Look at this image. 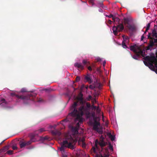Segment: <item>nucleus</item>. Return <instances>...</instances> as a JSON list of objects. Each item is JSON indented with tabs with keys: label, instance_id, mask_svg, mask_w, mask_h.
Here are the masks:
<instances>
[{
	"label": "nucleus",
	"instance_id": "f257e3e1",
	"mask_svg": "<svg viewBox=\"0 0 157 157\" xmlns=\"http://www.w3.org/2000/svg\"><path fill=\"white\" fill-rule=\"evenodd\" d=\"M78 101H75L74 102L70 108L71 112L69 113L66 119L63 120L61 122H67L70 121L69 120L70 117L74 118L75 122L78 121L79 122H82V116L84 114V112H85L87 109L83 105H82L78 109Z\"/></svg>",
	"mask_w": 157,
	"mask_h": 157
},
{
	"label": "nucleus",
	"instance_id": "f03ea898",
	"mask_svg": "<svg viewBox=\"0 0 157 157\" xmlns=\"http://www.w3.org/2000/svg\"><path fill=\"white\" fill-rule=\"evenodd\" d=\"M78 140V137H76L75 138L70 136L67 140L63 141L62 145L59 148V150L62 153L64 152L65 148H68L72 150L75 148V144Z\"/></svg>",
	"mask_w": 157,
	"mask_h": 157
},
{
	"label": "nucleus",
	"instance_id": "7ed1b4c3",
	"mask_svg": "<svg viewBox=\"0 0 157 157\" xmlns=\"http://www.w3.org/2000/svg\"><path fill=\"white\" fill-rule=\"evenodd\" d=\"M144 59L148 62L144 61V63L151 70L154 65L155 67H157V60L155 56H148L144 57Z\"/></svg>",
	"mask_w": 157,
	"mask_h": 157
},
{
	"label": "nucleus",
	"instance_id": "20e7f679",
	"mask_svg": "<svg viewBox=\"0 0 157 157\" xmlns=\"http://www.w3.org/2000/svg\"><path fill=\"white\" fill-rule=\"evenodd\" d=\"M36 94L34 93H28L27 95H19L16 94L14 92H12L10 93V95L12 97L15 96L18 99L22 100L25 103V101L29 100H33L34 97H35Z\"/></svg>",
	"mask_w": 157,
	"mask_h": 157
},
{
	"label": "nucleus",
	"instance_id": "39448f33",
	"mask_svg": "<svg viewBox=\"0 0 157 157\" xmlns=\"http://www.w3.org/2000/svg\"><path fill=\"white\" fill-rule=\"evenodd\" d=\"M130 49L136 54L133 56L132 58L136 59H137L140 55L143 56V51L141 48L136 44L131 45L130 47Z\"/></svg>",
	"mask_w": 157,
	"mask_h": 157
},
{
	"label": "nucleus",
	"instance_id": "423d86ee",
	"mask_svg": "<svg viewBox=\"0 0 157 157\" xmlns=\"http://www.w3.org/2000/svg\"><path fill=\"white\" fill-rule=\"evenodd\" d=\"M151 34L149 33L148 35V38L150 39L149 43L147 46L146 47V49L147 50H152L153 47L156 45L155 43H157V39H155L151 37Z\"/></svg>",
	"mask_w": 157,
	"mask_h": 157
},
{
	"label": "nucleus",
	"instance_id": "0eeeda50",
	"mask_svg": "<svg viewBox=\"0 0 157 157\" xmlns=\"http://www.w3.org/2000/svg\"><path fill=\"white\" fill-rule=\"evenodd\" d=\"M123 20L124 25L129 30L133 32L136 30V28L135 25L130 24L129 23L130 20L128 18H124Z\"/></svg>",
	"mask_w": 157,
	"mask_h": 157
},
{
	"label": "nucleus",
	"instance_id": "6e6552de",
	"mask_svg": "<svg viewBox=\"0 0 157 157\" xmlns=\"http://www.w3.org/2000/svg\"><path fill=\"white\" fill-rule=\"evenodd\" d=\"M124 27L123 23L119 24L117 26H114L112 30L114 35L117 36L118 34V31H122L124 29Z\"/></svg>",
	"mask_w": 157,
	"mask_h": 157
},
{
	"label": "nucleus",
	"instance_id": "1a4fd4ad",
	"mask_svg": "<svg viewBox=\"0 0 157 157\" xmlns=\"http://www.w3.org/2000/svg\"><path fill=\"white\" fill-rule=\"evenodd\" d=\"M100 125L99 122L97 121L95 118L94 120V123L93 125V129L96 131L99 134H102L103 131L102 129L99 128L98 127Z\"/></svg>",
	"mask_w": 157,
	"mask_h": 157
},
{
	"label": "nucleus",
	"instance_id": "9d476101",
	"mask_svg": "<svg viewBox=\"0 0 157 157\" xmlns=\"http://www.w3.org/2000/svg\"><path fill=\"white\" fill-rule=\"evenodd\" d=\"M98 144H99L101 147V149H103V147L105 146L106 143L104 142V140L102 139V140H100V141L99 142L98 140H96L95 142V146L97 149H99V147L98 146Z\"/></svg>",
	"mask_w": 157,
	"mask_h": 157
},
{
	"label": "nucleus",
	"instance_id": "9b49d317",
	"mask_svg": "<svg viewBox=\"0 0 157 157\" xmlns=\"http://www.w3.org/2000/svg\"><path fill=\"white\" fill-rule=\"evenodd\" d=\"M84 79L86 82H88L89 83H91L93 82L92 79L91 77V75L87 74L84 76Z\"/></svg>",
	"mask_w": 157,
	"mask_h": 157
},
{
	"label": "nucleus",
	"instance_id": "f8f14e48",
	"mask_svg": "<svg viewBox=\"0 0 157 157\" xmlns=\"http://www.w3.org/2000/svg\"><path fill=\"white\" fill-rule=\"evenodd\" d=\"M82 63L84 66H86L87 67V68L89 71H91L93 70L91 67L88 66L90 64V63L89 61H88L85 59H83L82 61Z\"/></svg>",
	"mask_w": 157,
	"mask_h": 157
},
{
	"label": "nucleus",
	"instance_id": "ddd939ff",
	"mask_svg": "<svg viewBox=\"0 0 157 157\" xmlns=\"http://www.w3.org/2000/svg\"><path fill=\"white\" fill-rule=\"evenodd\" d=\"M74 66L82 70L84 69V66L80 63H75L74 64Z\"/></svg>",
	"mask_w": 157,
	"mask_h": 157
},
{
	"label": "nucleus",
	"instance_id": "4468645a",
	"mask_svg": "<svg viewBox=\"0 0 157 157\" xmlns=\"http://www.w3.org/2000/svg\"><path fill=\"white\" fill-rule=\"evenodd\" d=\"M149 33H148V34ZM150 33L151 34V36L152 37V38H157V33L155 29H154L153 30H152L151 33Z\"/></svg>",
	"mask_w": 157,
	"mask_h": 157
},
{
	"label": "nucleus",
	"instance_id": "2eb2a0df",
	"mask_svg": "<svg viewBox=\"0 0 157 157\" xmlns=\"http://www.w3.org/2000/svg\"><path fill=\"white\" fill-rule=\"evenodd\" d=\"M52 133L53 135L58 136H60L61 134V132L58 130L52 131Z\"/></svg>",
	"mask_w": 157,
	"mask_h": 157
},
{
	"label": "nucleus",
	"instance_id": "dca6fc26",
	"mask_svg": "<svg viewBox=\"0 0 157 157\" xmlns=\"http://www.w3.org/2000/svg\"><path fill=\"white\" fill-rule=\"evenodd\" d=\"M19 144L20 145V147L21 148H22L26 146L25 142L20 141Z\"/></svg>",
	"mask_w": 157,
	"mask_h": 157
},
{
	"label": "nucleus",
	"instance_id": "f3484780",
	"mask_svg": "<svg viewBox=\"0 0 157 157\" xmlns=\"http://www.w3.org/2000/svg\"><path fill=\"white\" fill-rule=\"evenodd\" d=\"M73 131L74 132V135H77L78 134V129L77 127H74L72 128Z\"/></svg>",
	"mask_w": 157,
	"mask_h": 157
},
{
	"label": "nucleus",
	"instance_id": "a211bd4d",
	"mask_svg": "<svg viewBox=\"0 0 157 157\" xmlns=\"http://www.w3.org/2000/svg\"><path fill=\"white\" fill-rule=\"evenodd\" d=\"M112 19L115 23L116 22H117L118 24H119V22L120 21V19L118 17H113Z\"/></svg>",
	"mask_w": 157,
	"mask_h": 157
},
{
	"label": "nucleus",
	"instance_id": "6ab92c4d",
	"mask_svg": "<svg viewBox=\"0 0 157 157\" xmlns=\"http://www.w3.org/2000/svg\"><path fill=\"white\" fill-rule=\"evenodd\" d=\"M122 36L123 39V41H124L126 42H127L128 41L129 38L128 36L123 35H122Z\"/></svg>",
	"mask_w": 157,
	"mask_h": 157
},
{
	"label": "nucleus",
	"instance_id": "aec40b11",
	"mask_svg": "<svg viewBox=\"0 0 157 157\" xmlns=\"http://www.w3.org/2000/svg\"><path fill=\"white\" fill-rule=\"evenodd\" d=\"M83 99V95L82 94L80 93L79 95V96L77 98V100L78 101H80Z\"/></svg>",
	"mask_w": 157,
	"mask_h": 157
},
{
	"label": "nucleus",
	"instance_id": "412c9836",
	"mask_svg": "<svg viewBox=\"0 0 157 157\" xmlns=\"http://www.w3.org/2000/svg\"><path fill=\"white\" fill-rule=\"evenodd\" d=\"M98 6H100L102 8L103 7V1H99L98 2Z\"/></svg>",
	"mask_w": 157,
	"mask_h": 157
},
{
	"label": "nucleus",
	"instance_id": "4be33fe9",
	"mask_svg": "<svg viewBox=\"0 0 157 157\" xmlns=\"http://www.w3.org/2000/svg\"><path fill=\"white\" fill-rule=\"evenodd\" d=\"M151 71H155L157 74V67H155V65L152 68Z\"/></svg>",
	"mask_w": 157,
	"mask_h": 157
},
{
	"label": "nucleus",
	"instance_id": "5701e85b",
	"mask_svg": "<svg viewBox=\"0 0 157 157\" xmlns=\"http://www.w3.org/2000/svg\"><path fill=\"white\" fill-rule=\"evenodd\" d=\"M126 42L124 41H123L122 42V46L124 48H127V47L125 44Z\"/></svg>",
	"mask_w": 157,
	"mask_h": 157
},
{
	"label": "nucleus",
	"instance_id": "b1692460",
	"mask_svg": "<svg viewBox=\"0 0 157 157\" xmlns=\"http://www.w3.org/2000/svg\"><path fill=\"white\" fill-rule=\"evenodd\" d=\"M33 138H32L30 140L27 141V142H25L26 145H30L32 143V141L33 142L34 141H33Z\"/></svg>",
	"mask_w": 157,
	"mask_h": 157
},
{
	"label": "nucleus",
	"instance_id": "393cba45",
	"mask_svg": "<svg viewBox=\"0 0 157 157\" xmlns=\"http://www.w3.org/2000/svg\"><path fill=\"white\" fill-rule=\"evenodd\" d=\"M107 154H104L103 156H102V155H101V157H109V152L108 151H106Z\"/></svg>",
	"mask_w": 157,
	"mask_h": 157
},
{
	"label": "nucleus",
	"instance_id": "a878e982",
	"mask_svg": "<svg viewBox=\"0 0 157 157\" xmlns=\"http://www.w3.org/2000/svg\"><path fill=\"white\" fill-rule=\"evenodd\" d=\"M92 97L91 95H89L88 96V97L86 98V100L87 101H90V100H91V99H92Z\"/></svg>",
	"mask_w": 157,
	"mask_h": 157
},
{
	"label": "nucleus",
	"instance_id": "bb28decb",
	"mask_svg": "<svg viewBox=\"0 0 157 157\" xmlns=\"http://www.w3.org/2000/svg\"><path fill=\"white\" fill-rule=\"evenodd\" d=\"M96 0H89V2L90 4H91L92 6H93L94 4V2Z\"/></svg>",
	"mask_w": 157,
	"mask_h": 157
},
{
	"label": "nucleus",
	"instance_id": "cd10ccee",
	"mask_svg": "<svg viewBox=\"0 0 157 157\" xmlns=\"http://www.w3.org/2000/svg\"><path fill=\"white\" fill-rule=\"evenodd\" d=\"M45 131V130L44 128H42L38 130L37 131V132H39L40 133H41Z\"/></svg>",
	"mask_w": 157,
	"mask_h": 157
},
{
	"label": "nucleus",
	"instance_id": "c85d7f7f",
	"mask_svg": "<svg viewBox=\"0 0 157 157\" xmlns=\"http://www.w3.org/2000/svg\"><path fill=\"white\" fill-rule=\"evenodd\" d=\"M86 106L87 107V108L86 109H87V108L89 109L91 107V105L89 102H87L86 103Z\"/></svg>",
	"mask_w": 157,
	"mask_h": 157
},
{
	"label": "nucleus",
	"instance_id": "c756f323",
	"mask_svg": "<svg viewBox=\"0 0 157 157\" xmlns=\"http://www.w3.org/2000/svg\"><path fill=\"white\" fill-rule=\"evenodd\" d=\"M48 138L47 136H45L44 137H41V140H48Z\"/></svg>",
	"mask_w": 157,
	"mask_h": 157
},
{
	"label": "nucleus",
	"instance_id": "7c9ffc66",
	"mask_svg": "<svg viewBox=\"0 0 157 157\" xmlns=\"http://www.w3.org/2000/svg\"><path fill=\"white\" fill-rule=\"evenodd\" d=\"M80 80V77L79 76H77L75 78V82H78Z\"/></svg>",
	"mask_w": 157,
	"mask_h": 157
},
{
	"label": "nucleus",
	"instance_id": "2f4dec72",
	"mask_svg": "<svg viewBox=\"0 0 157 157\" xmlns=\"http://www.w3.org/2000/svg\"><path fill=\"white\" fill-rule=\"evenodd\" d=\"M9 149V147L8 146H5L2 149L3 152L5 151L6 150Z\"/></svg>",
	"mask_w": 157,
	"mask_h": 157
},
{
	"label": "nucleus",
	"instance_id": "473e14b6",
	"mask_svg": "<svg viewBox=\"0 0 157 157\" xmlns=\"http://www.w3.org/2000/svg\"><path fill=\"white\" fill-rule=\"evenodd\" d=\"M91 102L92 105H94L95 103H96V101L95 100V98H92V99H91Z\"/></svg>",
	"mask_w": 157,
	"mask_h": 157
},
{
	"label": "nucleus",
	"instance_id": "72a5a7b5",
	"mask_svg": "<svg viewBox=\"0 0 157 157\" xmlns=\"http://www.w3.org/2000/svg\"><path fill=\"white\" fill-rule=\"evenodd\" d=\"M109 138H110L112 141H113L115 139V137L113 136L111 134L109 136Z\"/></svg>",
	"mask_w": 157,
	"mask_h": 157
},
{
	"label": "nucleus",
	"instance_id": "f704fd0d",
	"mask_svg": "<svg viewBox=\"0 0 157 157\" xmlns=\"http://www.w3.org/2000/svg\"><path fill=\"white\" fill-rule=\"evenodd\" d=\"M6 153L9 155H11L13 154V151L12 150H10L7 151Z\"/></svg>",
	"mask_w": 157,
	"mask_h": 157
},
{
	"label": "nucleus",
	"instance_id": "c9c22d12",
	"mask_svg": "<svg viewBox=\"0 0 157 157\" xmlns=\"http://www.w3.org/2000/svg\"><path fill=\"white\" fill-rule=\"evenodd\" d=\"M92 109V110H95L97 109V107L94 105H91Z\"/></svg>",
	"mask_w": 157,
	"mask_h": 157
},
{
	"label": "nucleus",
	"instance_id": "e433bc0d",
	"mask_svg": "<svg viewBox=\"0 0 157 157\" xmlns=\"http://www.w3.org/2000/svg\"><path fill=\"white\" fill-rule=\"evenodd\" d=\"M84 139H83L82 140V147H85L86 146V144L84 142Z\"/></svg>",
	"mask_w": 157,
	"mask_h": 157
},
{
	"label": "nucleus",
	"instance_id": "4c0bfd02",
	"mask_svg": "<svg viewBox=\"0 0 157 157\" xmlns=\"http://www.w3.org/2000/svg\"><path fill=\"white\" fill-rule=\"evenodd\" d=\"M105 16L106 17H109V18L112 17V18H113V17H114V16H113V15L112 14H110V15H105Z\"/></svg>",
	"mask_w": 157,
	"mask_h": 157
},
{
	"label": "nucleus",
	"instance_id": "58836bf2",
	"mask_svg": "<svg viewBox=\"0 0 157 157\" xmlns=\"http://www.w3.org/2000/svg\"><path fill=\"white\" fill-rule=\"evenodd\" d=\"M79 102L82 105L85 102V101H84L83 99L82 100V101H79Z\"/></svg>",
	"mask_w": 157,
	"mask_h": 157
},
{
	"label": "nucleus",
	"instance_id": "ea45409f",
	"mask_svg": "<svg viewBox=\"0 0 157 157\" xmlns=\"http://www.w3.org/2000/svg\"><path fill=\"white\" fill-rule=\"evenodd\" d=\"M150 26V23H149L147 25L146 28L147 29H149Z\"/></svg>",
	"mask_w": 157,
	"mask_h": 157
},
{
	"label": "nucleus",
	"instance_id": "a19ab883",
	"mask_svg": "<svg viewBox=\"0 0 157 157\" xmlns=\"http://www.w3.org/2000/svg\"><path fill=\"white\" fill-rule=\"evenodd\" d=\"M12 149L13 150H16L17 149V147L16 146H13L12 147Z\"/></svg>",
	"mask_w": 157,
	"mask_h": 157
},
{
	"label": "nucleus",
	"instance_id": "79ce46f5",
	"mask_svg": "<svg viewBox=\"0 0 157 157\" xmlns=\"http://www.w3.org/2000/svg\"><path fill=\"white\" fill-rule=\"evenodd\" d=\"M92 70L94 71L95 70V65L93 64L92 66Z\"/></svg>",
	"mask_w": 157,
	"mask_h": 157
},
{
	"label": "nucleus",
	"instance_id": "37998d69",
	"mask_svg": "<svg viewBox=\"0 0 157 157\" xmlns=\"http://www.w3.org/2000/svg\"><path fill=\"white\" fill-rule=\"evenodd\" d=\"M108 23H109V24L111 25L112 24V21L110 20H109L108 21V22H107Z\"/></svg>",
	"mask_w": 157,
	"mask_h": 157
},
{
	"label": "nucleus",
	"instance_id": "c03bdc74",
	"mask_svg": "<svg viewBox=\"0 0 157 157\" xmlns=\"http://www.w3.org/2000/svg\"><path fill=\"white\" fill-rule=\"evenodd\" d=\"M92 117L94 118V119L95 118L96 119V117H95V114L94 113H92Z\"/></svg>",
	"mask_w": 157,
	"mask_h": 157
},
{
	"label": "nucleus",
	"instance_id": "a18cd8bd",
	"mask_svg": "<svg viewBox=\"0 0 157 157\" xmlns=\"http://www.w3.org/2000/svg\"><path fill=\"white\" fill-rule=\"evenodd\" d=\"M109 148L111 150H113V146H112L110 144L109 146Z\"/></svg>",
	"mask_w": 157,
	"mask_h": 157
},
{
	"label": "nucleus",
	"instance_id": "49530a36",
	"mask_svg": "<svg viewBox=\"0 0 157 157\" xmlns=\"http://www.w3.org/2000/svg\"><path fill=\"white\" fill-rule=\"evenodd\" d=\"M38 101L39 102H42L43 101V100L41 98H40L38 100Z\"/></svg>",
	"mask_w": 157,
	"mask_h": 157
},
{
	"label": "nucleus",
	"instance_id": "de8ad7c7",
	"mask_svg": "<svg viewBox=\"0 0 157 157\" xmlns=\"http://www.w3.org/2000/svg\"><path fill=\"white\" fill-rule=\"evenodd\" d=\"M92 149H93V151H94V152H96V149H95V147H92Z\"/></svg>",
	"mask_w": 157,
	"mask_h": 157
},
{
	"label": "nucleus",
	"instance_id": "09e8293b",
	"mask_svg": "<svg viewBox=\"0 0 157 157\" xmlns=\"http://www.w3.org/2000/svg\"><path fill=\"white\" fill-rule=\"evenodd\" d=\"M96 70L98 71V72H100V69L98 67H97L96 68Z\"/></svg>",
	"mask_w": 157,
	"mask_h": 157
},
{
	"label": "nucleus",
	"instance_id": "8fccbe9b",
	"mask_svg": "<svg viewBox=\"0 0 157 157\" xmlns=\"http://www.w3.org/2000/svg\"><path fill=\"white\" fill-rule=\"evenodd\" d=\"M144 36L143 35L141 36V40H143L144 39Z\"/></svg>",
	"mask_w": 157,
	"mask_h": 157
},
{
	"label": "nucleus",
	"instance_id": "3c124183",
	"mask_svg": "<svg viewBox=\"0 0 157 157\" xmlns=\"http://www.w3.org/2000/svg\"><path fill=\"white\" fill-rule=\"evenodd\" d=\"M96 110L98 112H99L100 111V110H99V107H97V109H96Z\"/></svg>",
	"mask_w": 157,
	"mask_h": 157
},
{
	"label": "nucleus",
	"instance_id": "603ef678",
	"mask_svg": "<svg viewBox=\"0 0 157 157\" xmlns=\"http://www.w3.org/2000/svg\"><path fill=\"white\" fill-rule=\"evenodd\" d=\"M2 103H4V102H5L6 100H5L4 99H3L2 100Z\"/></svg>",
	"mask_w": 157,
	"mask_h": 157
},
{
	"label": "nucleus",
	"instance_id": "864d4df0",
	"mask_svg": "<svg viewBox=\"0 0 157 157\" xmlns=\"http://www.w3.org/2000/svg\"><path fill=\"white\" fill-rule=\"evenodd\" d=\"M101 59L99 58L97 59V61L98 62L100 61H101Z\"/></svg>",
	"mask_w": 157,
	"mask_h": 157
},
{
	"label": "nucleus",
	"instance_id": "5fc2aeb1",
	"mask_svg": "<svg viewBox=\"0 0 157 157\" xmlns=\"http://www.w3.org/2000/svg\"><path fill=\"white\" fill-rule=\"evenodd\" d=\"M102 139H103V140H104L103 137V136H101L100 137V140H102Z\"/></svg>",
	"mask_w": 157,
	"mask_h": 157
},
{
	"label": "nucleus",
	"instance_id": "6e6d98bb",
	"mask_svg": "<svg viewBox=\"0 0 157 157\" xmlns=\"http://www.w3.org/2000/svg\"><path fill=\"white\" fill-rule=\"evenodd\" d=\"M105 63H106V62H105V61H104V62H103V65L104 66H105Z\"/></svg>",
	"mask_w": 157,
	"mask_h": 157
},
{
	"label": "nucleus",
	"instance_id": "4d7b16f0",
	"mask_svg": "<svg viewBox=\"0 0 157 157\" xmlns=\"http://www.w3.org/2000/svg\"><path fill=\"white\" fill-rule=\"evenodd\" d=\"M62 157H67V155H63Z\"/></svg>",
	"mask_w": 157,
	"mask_h": 157
},
{
	"label": "nucleus",
	"instance_id": "13d9d810",
	"mask_svg": "<svg viewBox=\"0 0 157 157\" xmlns=\"http://www.w3.org/2000/svg\"><path fill=\"white\" fill-rule=\"evenodd\" d=\"M149 29H147L146 28V29L145 32L144 33V34L145 33L147 32L148 31Z\"/></svg>",
	"mask_w": 157,
	"mask_h": 157
},
{
	"label": "nucleus",
	"instance_id": "bf43d9fd",
	"mask_svg": "<svg viewBox=\"0 0 157 157\" xmlns=\"http://www.w3.org/2000/svg\"><path fill=\"white\" fill-rule=\"evenodd\" d=\"M21 91H22V92H25V90H24V89H22L21 90Z\"/></svg>",
	"mask_w": 157,
	"mask_h": 157
},
{
	"label": "nucleus",
	"instance_id": "052dcab7",
	"mask_svg": "<svg viewBox=\"0 0 157 157\" xmlns=\"http://www.w3.org/2000/svg\"><path fill=\"white\" fill-rule=\"evenodd\" d=\"M50 90H51V89H46L45 90H46V91H50Z\"/></svg>",
	"mask_w": 157,
	"mask_h": 157
},
{
	"label": "nucleus",
	"instance_id": "680f3d73",
	"mask_svg": "<svg viewBox=\"0 0 157 157\" xmlns=\"http://www.w3.org/2000/svg\"><path fill=\"white\" fill-rule=\"evenodd\" d=\"M77 126H79V122H78V123H77Z\"/></svg>",
	"mask_w": 157,
	"mask_h": 157
},
{
	"label": "nucleus",
	"instance_id": "e2e57ef3",
	"mask_svg": "<svg viewBox=\"0 0 157 157\" xmlns=\"http://www.w3.org/2000/svg\"><path fill=\"white\" fill-rule=\"evenodd\" d=\"M156 56H155L156 57V58L157 59V52L156 53Z\"/></svg>",
	"mask_w": 157,
	"mask_h": 157
},
{
	"label": "nucleus",
	"instance_id": "0e129e2a",
	"mask_svg": "<svg viewBox=\"0 0 157 157\" xmlns=\"http://www.w3.org/2000/svg\"><path fill=\"white\" fill-rule=\"evenodd\" d=\"M101 9H100V12H101Z\"/></svg>",
	"mask_w": 157,
	"mask_h": 157
},
{
	"label": "nucleus",
	"instance_id": "69168bd1",
	"mask_svg": "<svg viewBox=\"0 0 157 157\" xmlns=\"http://www.w3.org/2000/svg\"><path fill=\"white\" fill-rule=\"evenodd\" d=\"M101 9H100V12H101Z\"/></svg>",
	"mask_w": 157,
	"mask_h": 157
},
{
	"label": "nucleus",
	"instance_id": "338daca9",
	"mask_svg": "<svg viewBox=\"0 0 157 157\" xmlns=\"http://www.w3.org/2000/svg\"><path fill=\"white\" fill-rule=\"evenodd\" d=\"M101 9H100V12H101Z\"/></svg>",
	"mask_w": 157,
	"mask_h": 157
},
{
	"label": "nucleus",
	"instance_id": "774afa93",
	"mask_svg": "<svg viewBox=\"0 0 157 157\" xmlns=\"http://www.w3.org/2000/svg\"><path fill=\"white\" fill-rule=\"evenodd\" d=\"M3 142V141H2V143H1V144L2 143V142Z\"/></svg>",
	"mask_w": 157,
	"mask_h": 157
}]
</instances>
